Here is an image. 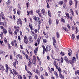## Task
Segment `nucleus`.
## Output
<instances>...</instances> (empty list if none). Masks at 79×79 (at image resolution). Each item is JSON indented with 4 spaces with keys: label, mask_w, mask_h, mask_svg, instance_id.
I'll return each instance as SVG.
<instances>
[{
    "label": "nucleus",
    "mask_w": 79,
    "mask_h": 79,
    "mask_svg": "<svg viewBox=\"0 0 79 79\" xmlns=\"http://www.w3.org/2000/svg\"><path fill=\"white\" fill-rule=\"evenodd\" d=\"M34 39L35 40H37V35L35 34V35H34Z\"/></svg>",
    "instance_id": "42"
},
{
    "label": "nucleus",
    "mask_w": 79,
    "mask_h": 79,
    "mask_svg": "<svg viewBox=\"0 0 79 79\" xmlns=\"http://www.w3.org/2000/svg\"><path fill=\"white\" fill-rule=\"evenodd\" d=\"M30 15H32L34 14L33 13V10H31L30 11Z\"/></svg>",
    "instance_id": "61"
},
{
    "label": "nucleus",
    "mask_w": 79,
    "mask_h": 79,
    "mask_svg": "<svg viewBox=\"0 0 79 79\" xmlns=\"http://www.w3.org/2000/svg\"><path fill=\"white\" fill-rule=\"evenodd\" d=\"M18 39L20 42H21V36H20V35H19L18 36Z\"/></svg>",
    "instance_id": "56"
},
{
    "label": "nucleus",
    "mask_w": 79,
    "mask_h": 79,
    "mask_svg": "<svg viewBox=\"0 0 79 79\" xmlns=\"http://www.w3.org/2000/svg\"><path fill=\"white\" fill-rule=\"evenodd\" d=\"M48 14L50 17H51L52 16V14H51V12H50V10H48Z\"/></svg>",
    "instance_id": "35"
},
{
    "label": "nucleus",
    "mask_w": 79,
    "mask_h": 79,
    "mask_svg": "<svg viewBox=\"0 0 79 79\" xmlns=\"http://www.w3.org/2000/svg\"><path fill=\"white\" fill-rule=\"evenodd\" d=\"M2 16V19H3V20H4V21L5 23H6V22H5V16Z\"/></svg>",
    "instance_id": "40"
},
{
    "label": "nucleus",
    "mask_w": 79,
    "mask_h": 79,
    "mask_svg": "<svg viewBox=\"0 0 79 79\" xmlns=\"http://www.w3.org/2000/svg\"><path fill=\"white\" fill-rule=\"evenodd\" d=\"M8 32L9 34H10L11 35H13V33L11 30V28H8Z\"/></svg>",
    "instance_id": "19"
},
{
    "label": "nucleus",
    "mask_w": 79,
    "mask_h": 79,
    "mask_svg": "<svg viewBox=\"0 0 79 79\" xmlns=\"http://www.w3.org/2000/svg\"><path fill=\"white\" fill-rule=\"evenodd\" d=\"M68 53L69 56H71V54H72V50L71 49L69 50L68 51Z\"/></svg>",
    "instance_id": "15"
},
{
    "label": "nucleus",
    "mask_w": 79,
    "mask_h": 79,
    "mask_svg": "<svg viewBox=\"0 0 79 79\" xmlns=\"http://www.w3.org/2000/svg\"><path fill=\"white\" fill-rule=\"evenodd\" d=\"M14 27L15 29H16V30H19V26H18L17 27L16 26H14Z\"/></svg>",
    "instance_id": "32"
},
{
    "label": "nucleus",
    "mask_w": 79,
    "mask_h": 79,
    "mask_svg": "<svg viewBox=\"0 0 79 79\" xmlns=\"http://www.w3.org/2000/svg\"><path fill=\"white\" fill-rule=\"evenodd\" d=\"M0 25L5 26V23H4V22H1L0 23Z\"/></svg>",
    "instance_id": "57"
},
{
    "label": "nucleus",
    "mask_w": 79,
    "mask_h": 79,
    "mask_svg": "<svg viewBox=\"0 0 79 79\" xmlns=\"http://www.w3.org/2000/svg\"><path fill=\"white\" fill-rule=\"evenodd\" d=\"M69 4L70 6H71L72 5H73V1H72V0H70L69 1Z\"/></svg>",
    "instance_id": "37"
},
{
    "label": "nucleus",
    "mask_w": 79,
    "mask_h": 79,
    "mask_svg": "<svg viewBox=\"0 0 79 79\" xmlns=\"http://www.w3.org/2000/svg\"><path fill=\"white\" fill-rule=\"evenodd\" d=\"M41 13L44 15L45 14V9H42L41 10Z\"/></svg>",
    "instance_id": "17"
},
{
    "label": "nucleus",
    "mask_w": 79,
    "mask_h": 79,
    "mask_svg": "<svg viewBox=\"0 0 79 79\" xmlns=\"http://www.w3.org/2000/svg\"><path fill=\"white\" fill-rule=\"evenodd\" d=\"M26 29L28 31L27 33H28V34H30V33H31V31L30 30V29L28 28H27Z\"/></svg>",
    "instance_id": "46"
},
{
    "label": "nucleus",
    "mask_w": 79,
    "mask_h": 79,
    "mask_svg": "<svg viewBox=\"0 0 79 79\" xmlns=\"http://www.w3.org/2000/svg\"><path fill=\"white\" fill-rule=\"evenodd\" d=\"M75 1V8H77V3L78 1L76 0H74Z\"/></svg>",
    "instance_id": "18"
},
{
    "label": "nucleus",
    "mask_w": 79,
    "mask_h": 79,
    "mask_svg": "<svg viewBox=\"0 0 79 79\" xmlns=\"http://www.w3.org/2000/svg\"><path fill=\"white\" fill-rule=\"evenodd\" d=\"M0 66V70H1V71H5L4 67L3 66L2 64H1Z\"/></svg>",
    "instance_id": "12"
},
{
    "label": "nucleus",
    "mask_w": 79,
    "mask_h": 79,
    "mask_svg": "<svg viewBox=\"0 0 79 79\" xmlns=\"http://www.w3.org/2000/svg\"><path fill=\"white\" fill-rule=\"evenodd\" d=\"M33 19H34V20H35V21L37 22V18L36 17V16H35V15H34L33 16Z\"/></svg>",
    "instance_id": "27"
},
{
    "label": "nucleus",
    "mask_w": 79,
    "mask_h": 79,
    "mask_svg": "<svg viewBox=\"0 0 79 79\" xmlns=\"http://www.w3.org/2000/svg\"><path fill=\"white\" fill-rule=\"evenodd\" d=\"M70 25H69V24H67V26L69 29V30H71V27H70Z\"/></svg>",
    "instance_id": "51"
},
{
    "label": "nucleus",
    "mask_w": 79,
    "mask_h": 79,
    "mask_svg": "<svg viewBox=\"0 0 79 79\" xmlns=\"http://www.w3.org/2000/svg\"><path fill=\"white\" fill-rule=\"evenodd\" d=\"M38 14L39 17H41V18H43V15H42L41 13H39Z\"/></svg>",
    "instance_id": "59"
},
{
    "label": "nucleus",
    "mask_w": 79,
    "mask_h": 79,
    "mask_svg": "<svg viewBox=\"0 0 79 79\" xmlns=\"http://www.w3.org/2000/svg\"><path fill=\"white\" fill-rule=\"evenodd\" d=\"M13 71L14 73V74H15V75H17V74H18V72L15 71V70H14V69H13Z\"/></svg>",
    "instance_id": "49"
},
{
    "label": "nucleus",
    "mask_w": 79,
    "mask_h": 79,
    "mask_svg": "<svg viewBox=\"0 0 79 79\" xmlns=\"http://www.w3.org/2000/svg\"><path fill=\"white\" fill-rule=\"evenodd\" d=\"M17 13L19 15V16H20L21 14V11L20 10H18L17 11Z\"/></svg>",
    "instance_id": "54"
},
{
    "label": "nucleus",
    "mask_w": 79,
    "mask_h": 79,
    "mask_svg": "<svg viewBox=\"0 0 79 79\" xmlns=\"http://www.w3.org/2000/svg\"><path fill=\"white\" fill-rule=\"evenodd\" d=\"M52 40H53V44L54 46H55V44L56 43V39H55V37H52Z\"/></svg>",
    "instance_id": "8"
},
{
    "label": "nucleus",
    "mask_w": 79,
    "mask_h": 79,
    "mask_svg": "<svg viewBox=\"0 0 79 79\" xmlns=\"http://www.w3.org/2000/svg\"><path fill=\"white\" fill-rule=\"evenodd\" d=\"M60 54L61 56H64V55H65L64 53L63 52H61L60 53Z\"/></svg>",
    "instance_id": "50"
},
{
    "label": "nucleus",
    "mask_w": 79,
    "mask_h": 79,
    "mask_svg": "<svg viewBox=\"0 0 79 79\" xmlns=\"http://www.w3.org/2000/svg\"><path fill=\"white\" fill-rule=\"evenodd\" d=\"M60 60H61V62L62 63H63V61H64V60H63V58L62 57H61V59H60Z\"/></svg>",
    "instance_id": "63"
},
{
    "label": "nucleus",
    "mask_w": 79,
    "mask_h": 79,
    "mask_svg": "<svg viewBox=\"0 0 79 79\" xmlns=\"http://www.w3.org/2000/svg\"><path fill=\"white\" fill-rule=\"evenodd\" d=\"M59 77L62 79H64V76L63 75L61 74V72L59 73Z\"/></svg>",
    "instance_id": "7"
},
{
    "label": "nucleus",
    "mask_w": 79,
    "mask_h": 79,
    "mask_svg": "<svg viewBox=\"0 0 79 79\" xmlns=\"http://www.w3.org/2000/svg\"><path fill=\"white\" fill-rule=\"evenodd\" d=\"M45 52H47V49H46V48H45V46L44 45H43L42 46Z\"/></svg>",
    "instance_id": "41"
},
{
    "label": "nucleus",
    "mask_w": 79,
    "mask_h": 79,
    "mask_svg": "<svg viewBox=\"0 0 79 79\" xmlns=\"http://www.w3.org/2000/svg\"><path fill=\"white\" fill-rule=\"evenodd\" d=\"M43 43H47V42H48V41L46 39H44L43 40Z\"/></svg>",
    "instance_id": "43"
},
{
    "label": "nucleus",
    "mask_w": 79,
    "mask_h": 79,
    "mask_svg": "<svg viewBox=\"0 0 79 79\" xmlns=\"http://www.w3.org/2000/svg\"><path fill=\"white\" fill-rule=\"evenodd\" d=\"M69 61L70 64H71L72 65H73V64H74V61L72 60H69Z\"/></svg>",
    "instance_id": "36"
},
{
    "label": "nucleus",
    "mask_w": 79,
    "mask_h": 79,
    "mask_svg": "<svg viewBox=\"0 0 79 79\" xmlns=\"http://www.w3.org/2000/svg\"><path fill=\"white\" fill-rule=\"evenodd\" d=\"M70 12L73 16H74V12H73V10L71 9H70Z\"/></svg>",
    "instance_id": "34"
},
{
    "label": "nucleus",
    "mask_w": 79,
    "mask_h": 79,
    "mask_svg": "<svg viewBox=\"0 0 79 79\" xmlns=\"http://www.w3.org/2000/svg\"><path fill=\"white\" fill-rule=\"evenodd\" d=\"M35 32V33H37V32H38V33H40V32H39V31L37 30V29H35L34 30Z\"/></svg>",
    "instance_id": "44"
},
{
    "label": "nucleus",
    "mask_w": 79,
    "mask_h": 79,
    "mask_svg": "<svg viewBox=\"0 0 79 79\" xmlns=\"http://www.w3.org/2000/svg\"><path fill=\"white\" fill-rule=\"evenodd\" d=\"M18 64V60H17V59H16L15 60V62H14L13 63V65L15 67V68H16V64Z\"/></svg>",
    "instance_id": "5"
},
{
    "label": "nucleus",
    "mask_w": 79,
    "mask_h": 79,
    "mask_svg": "<svg viewBox=\"0 0 79 79\" xmlns=\"http://www.w3.org/2000/svg\"><path fill=\"white\" fill-rule=\"evenodd\" d=\"M23 41L24 44H29V40H28V39L27 36L25 35V36L23 37Z\"/></svg>",
    "instance_id": "3"
},
{
    "label": "nucleus",
    "mask_w": 79,
    "mask_h": 79,
    "mask_svg": "<svg viewBox=\"0 0 79 79\" xmlns=\"http://www.w3.org/2000/svg\"><path fill=\"white\" fill-rule=\"evenodd\" d=\"M6 69H5L6 73H8V70L9 69V67H8V64H6Z\"/></svg>",
    "instance_id": "10"
},
{
    "label": "nucleus",
    "mask_w": 79,
    "mask_h": 79,
    "mask_svg": "<svg viewBox=\"0 0 79 79\" xmlns=\"http://www.w3.org/2000/svg\"><path fill=\"white\" fill-rule=\"evenodd\" d=\"M72 60H73L74 61H76V58L74 57H73L72 58Z\"/></svg>",
    "instance_id": "55"
},
{
    "label": "nucleus",
    "mask_w": 79,
    "mask_h": 79,
    "mask_svg": "<svg viewBox=\"0 0 79 79\" xmlns=\"http://www.w3.org/2000/svg\"><path fill=\"white\" fill-rule=\"evenodd\" d=\"M63 17H62L60 19V21L61 22H62V23H65V21L64 20V19H63Z\"/></svg>",
    "instance_id": "29"
},
{
    "label": "nucleus",
    "mask_w": 79,
    "mask_h": 79,
    "mask_svg": "<svg viewBox=\"0 0 79 79\" xmlns=\"http://www.w3.org/2000/svg\"><path fill=\"white\" fill-rule=\"evenodd\" d=\"M28 40L30 43H32L33 42V40H32V37L31 36H29L28 37Z\"/></svg>",
    "instance_id": "9"
},
{
    "label": "nucleus",
    "mask_w": 79,
    "mask_h": 79,
    "mask_svg": "<svg viewBox=\"0 0 79 79\" xmlns=\"http://www.w3.org/2000/svg\"><path fill=\"white\" fill-rule=\"evenodd\" d=\"M64 59L65 60V61H66L67 63H68V64L69 63V61L68 60V58H67V56H64Z\"/></svg>",
    "instance_id": "14"
},
{
    "label": "nucleus",
    "mask_w": 79,
    "mask_h": 79,
    "mask_svg": "<svg viewBox=\"0 0 79 79\" xmlns=\"http://www.w3.org/2000/svg\"><path fill=\"white\" fill-rule=\"evenodd\" d=\"M29 26L30 28V30L31 31V35H32V36H34V35H35V32H34V31H32L34 29V28H33L32 24H31V23H29Z\"/></svg>",
    "instance_id": "1"
},
{
    "label": "nucleus",
    "mask_w": 79,
    "mask_h": 79,
    "mask_svg": "<svg viewBox=\"0 0 79 79\" xmlns=\"http://www.w3.org/2000/svg\"><path fill=\"white\" fill-rule=\"evenodd\" d=\"M18 32H19V30H15L13 33L15 35H18Z\"/></svg>",
    "instance_id": "23"
},
{
    "label": "nucleus",
    "mask_w": 79,
    "mask_h": 79,
    "mask_svg": "<svg viewBox=\"0 0 79 79\" xmlns=\"http://www.w3.org/2000/svg\"><path fill=\"white\" fill-rule=\"evenodd\" d=\"M2 31L4 34H7V31L5 28H4L2 30Z\"/></svg>",
    "instance_id": "30"
},
{
    "label": "nucleus",
    "mask_w": 79,
    "mask_h": 79,
    "mask_svg": "<svg viewBox=\"0 0 79 79\" xmlns=\"http://www.w3.org/2000/svg\"><path fill=\"white\" fill-rule=\"evenodd\" d=\"M46 50L48 52H50V51L51 49H52V47H51V45H48L46 46Z\"/></svg>",
    "instance_id": "4"
},
{
    "label": "nucleus",
    "mask_w": 79,
    "mask_h": 79,
    "mask_svg": "<svg viewBox=\"0 0 79 79\" xmlns=\"http://www.w3.org/2000/svg\"><path fill=\"white\" fill-rule=\"evenodd\" d=\"M6 4L7 6H9L10 4H11V1L10 0H8V2H6Z\"/></svg>",
    "instance_id": "24"
},
{
    "label": "nucleus",
    "mask_w": 79,
    "mask_h": 79,
    "mask_svg": "<svg viewBox=\"0 0 79 79\" xmlns=\"http://www.w3.org/2000/svg\"><path fill=\"white\" fill-rule=\"evenodd\" d=\"M63 29L64 30V31H66V32H68L69 31V30H68V29L66 28V27H63Z\"/></svg>",
    "instance_id": "33"
},
{
    "label": "nucleus",
    "mask_w": 79,
    "mask_h": 79,
    "mask_svg": "<svg viewBox=\"0 0 79 79\" xmlns=\"http://www.w3.org/2000/svg\"><path fill=\"white\" fill-rule=\"evenodd\" d=\"M28 64H27L28 67H30L32 66V62H28Z\"/></svg>",
    "instance_id": "28"
},
{
    "label": "nucleus",
    "mask_w": 79,
    "mask_h": 79,
    "mask_svg": "<svg viewBox=\"0 0 79 79\" xmlns=\"http://www.w3.org/2000/svg\"><path fill=\"white\" fill-rule=\"evenodd\" d=\"M36 73L38 74V75H40V71L38 69H37L36 70Z\"/></svg>",
    "instance_id": "31"
},
{
    "label": "nucleus",
    "mask_w": 79,
    "mask_h": 79,
    "mask_svg": "<svg viewBox=\"0 0 79 79\" xmlns=\"http://www.w3.org/2000/svg\"><path fill=\"white\" fill-rule=\"evenodd\" d=\"M48 24L49 25H51L52 23V19L50 18L48 19Z\"/></svg>",
    "instance_id": "21"
},
{
    "label": "nucleus",
    "mask_w": 79,
    "mask_h": 79,
    "mask_svg": "<svg viewBox=\"0 0 79 79\" xmlns=\"http://www.w3.org/2000/svg\"><path fill=\"white\" fill-rule=\"evenodd\" d=\"M73 79H79V77L77 76V77H76V76L73 77Z\"/></svg>",
    "instance_id": "60"
},
{
    "label": "nucleus",
    "mask_w": 79,
    "mask_h": 79,
    "mask_svg": "<svg viewBox=\"0 0 79 79\" xmlns=\"http://www.w3.org/2000/svg\"><path fill=\"white\" fill-rule=\"evenodd\" d=\"M38 48H39L38 47H37L35 49V53H37V51H38Z\"/></svg>",
    "instance_id": "45"
},
{
    "label": "nucleus",
    "mask_w": 79,
    "mask_h": 79,
    "mask_svg": "<svg viewBox=\"0 0 79 79\" xmlns=\"http://www.w3.org/2000/svg\"><path fill=\"white\" fill-rule=\"evenodd\" d=\"M65 14L66 15V16L67 17V19H69V18H70V17L69 16V13L67 12H66L65 13Z\"/></svg>",
    "instance_id": "25"
},
{
    "label": "nucleus",
    "mask_w": 79,
    "mask_h": 79,
    "mask_svg": "<svg viewBox=\"0 0 79 79\" xmlns=\"http://www.w3.org/2000/svg\"><path fill=\"white\" fill-rule=\"evenodd\" d=\"M37 60L36 59V58L35 57L33 56V60H32V63L35 65H36V61Z\"/></svg>",
    "instance_id": "6"
},
{
    "label": "nucleus",
    "mask_w": 79,
    "mask_h": 79,
    "mask_svg": "<svg viewBox=\"0 0 79 79\" xmlns=\"http://www.w3.org/2000/svg\"><path fill=\"white\" fill-rule=\"evenodd\" d=\"M75 75H77V74L79 75V70H77L75 72Z\"/></svg>",
    "instance_id": "39"
},
{
    "label": "nucleus",
    "mask_w": 79,
    "mask_h": 79,
    "mask_svg": "<svg viewBox=\"0 0 79 79\" xmlns=\"http://www.w3.org/2000/svg\"><path fill=\"white\" fill-rule=\"evenodd\" d=\"M4 41L5 44H7V40H6V38H4Z\"/></svg>",
    "instance_id": "47"
},
{
    "label": "nucleus",
    "mask_w": 79,
    "mask_h": 79,
    "mask_svg": "<svg viewBox=\"0 0 79 79\" xmlns=\"http://www.w3.org/2000/svg\"><path fill=\"white\" fill-rule=\"evenodd\" d=\"M25 51H26V53H27L28 55H29V51H28V50H27V49H25Z\"/></svg>",
    "instance_id": "64"
},
{
    "label": "nucleus",
    "mask_w": 79,
    "mask_h": 79,
    "mask_svg": "<svg viewBox=\"0 0 79 79\" xmlns=\"http://www.w3.org/2000/svg\"><path fill=\"white\" fill-rule=\"evenodd\" d=\"M37 41L38 42V44L39 45V44H40V39H39V38H38V39H37Z\"/></svg>",
    "instance_id": "48"
},
{
    "label": "nucleus",
    "mask_w": 79,
    "mask_h": 79,
    "mask_svg": "<svg viewBox=\"0 0 79 79\" xmlns=\"http://www.w3.org/2000/svg\"><path fill=\"white\" fill-rule=\"evenodd\" d=\"M18 78L19 79H23V77L22 76H21V75H19L18 76Z\"/></svg>",
    "instance_id": "52"
},
{
    "label": "nucleus",
    "mask_w": 79,
    "mask_h": 79,
    "mask_svg": "<svg viewBox=\"0 0 79 79\" xmlns=\"http://www.w3.org/2000/svg\"><path fill=\"white\" fill-rule=\"evenodd\" d=\"M38 14L39 17H41V18H43V15H42L41 13H39Z\"/></svg>",
    "instance_id": "58"
},
{
    "label": "nucleus",
    "mask_w": 79,
    "mask_h": 79,
    "mask_svg": "<svg viewBox=\"0 0 79 79\" xmlns=\"http://www.w3.org/2000/svg\"><path fill=\"white\" fill-rule=\"evenodd\" d=\"M59 23V20L58 19H56V25H58Z\"/></svg>",
    "instance_id": "38"
},
{
    "label": "nucleus",
    "mask_w": 79,
    "mask_h": 79,
    "mask_svg": "<svg viewBox=\"0 0 79 79\" xmlns=\"http://www.w3.org/2000/svg\"><path fill=\"white\" fill-rule=\"evenodd\" d=\"M17 25H18L19 26H22V25L23 24V21H22V20H21V19L20 18L19 19H17Z\"/></svg>",
    "instance_id": "2"
},
{
    "label": "nucleus",
    "mask_w": 79,
    "mask_h": 79,
    "mask_svg": "<svg viewBox=\"0 0 79 79\" xmlns=\"http://www.w3.org/2000/svg\"><path fill=\"white\" fill-rule=\"evenodd\" d=\"M56 68V69H58L59 73H60V72H62L61 70V68H60V67H59L58 66V65H56V66H55Z\"/></svg>",
    "instance_id": "16"
},
{
    "label": "nucleus",
    "mask_w": 79,
    "mask_h": 79,
    "mask_svg": "<svg viewBox=\"0 0 79 79\" xmlns=\"http://www.w3.org/2000/svg\"><path fill=\"white\" fill-rule=\"evenodd\" d=\"M56 35L58 39H59V38H60V33L58 32H56Z\"/></svg>",
    "instance_id": "22"
},
{
    "label": "nucleus",
    "mask_w": 79,
    "mask_h": 79,
    "mask_svg": "<svg viewBox=\"0 0 79 79\" xmlns=\"http://www.w3.org/2000/svg\"><path fill=\"white\" fill-rule=\"evenodd\" d=\"M25 56L26 59L27 60H29V56H28V55H27V54H26L25 55Z\"/></svg>",
    "instance_id": "53"
},
{
    "label": "nucleus",
    "mask_w": 79,
    "mask_h": 79,
    "mask_svg": "<svg viewBox=\"0 0 79 79\" xmlns=\"http://www.w3.org/2000/svg\"><path fill=\"white\" fill-rule=\"evenodd\" d=\"M17 56L19 57V58L20 60H22V59H23V56L21 54H18L17 55Z\"/></svg>",
    "instance_id": "26"
},
{
    "label": "nucleus",
    "mask_w": 79,
    "mask_h": 79,
    "mask_svg": "<svg viewBox=\"0 0 79 79\" xmlns=\"http://www.w3.org/2000/svg\"><path fill=\"white\" fill-rule=\"evenodd\" d=\"M43 34L45 36V38H48V34L47 33H45L44 31H43Z\"/></svg>",
    "instance_id": "11"
},
{
    "label": "nucleus",
    "mask_w": 79,
    "mask_h": 79,
    "mask_svg": "<svg viewBox=\"0 0 79 79\" xmlns=\"http://www.w3.org/2000/svg\"><path fill=\"white\" fill-rule=\"evenodd\" d=\"M56 62L55 60L54 61V62L53 63V65L54 66H57V65L56 64Z\"/></svg>",
    "instance_id": "62"
},
{
    "label": "nucleus",
    "mask_w": 79,
    "mask_h": 79,
    "mask_svg": "<svg viewBox=\"0 0 79 79\" xmlns=\"http://www.w3.org/2000/svg\"><path fill=\"white\" fill-rule=\"evenodd\" d=\"M63 3H64V2L63 1H60L58 3V4H59V5H63Z\"/></svg>",
    "instance_id": "20"
},
{
    "label": "nucleus",
    "mask_w": 79,
    "mask_h": 79,
    "mask_svg": "<svg viewBox=\"0 0 79 79\" xmlns=\"http://www.w3.org/2000/svg\"><path fill=\"white\" fill-rule=\"evenodd\" d=\"M54 74H55V76L56 77V78H58L59 77V76H58V74L57 73L56 71H54Z\"/></svg>",
    "instance_id": "13"
}]
</instances>
